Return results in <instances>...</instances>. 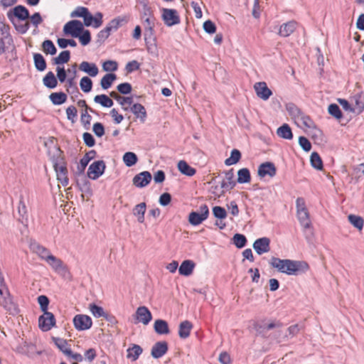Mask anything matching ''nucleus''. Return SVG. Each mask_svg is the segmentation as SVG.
<instances>
[{"label": "nucleus", "instance_id": "obj_1", "mask_svg": "<svg viewBox=\"0 0 364 364\" xmlns=\"http://www.w3.org/2000/svg\"><path fill=\"white\" fill-rule=\"evenodd\" d=\"M269 264L279 272L288 275H298L309 269L308 263L304 261L282 259L274 257H272Z\"/></svg>", "mask_w": 364, "mask_h": 364}, {"label": "nucleus", "instance_id": "obj_2", "mask_svg": "<svg viewBox=\"0 0 364 364\" xmlns=\"http://www.w3.org/2000/svg\"><path fill=\"white\" fill-rule=\"evenodd\" d=\"M8 18L13 23L16 30L21 34L26 33L30 28V23L16 24L14 21V17L17 18L20 21H25L29 18L28 10L23 6L18 5L15 6L12 10L7 13Z\"/></svg>", "mask_w": 364, "mask_h": 364}, {"label": "nucleus", "instance_id": "obj_3", "mask_svg": "<svg viewBox=\"0 0 364 364\" xmlns=\"http://www.w3.org/2000/svg\"><path fill=\"white\" fill-rule=\"evenodd\" d=\"M53 168L56 172L57 179L63 186H67L69 183L68 169L64 158L59 156L53 160Z\"/></svg>", "mask_w": 364, "mask_h": 364}, {"label": "nucleus", "instance_id": "obj_4", "mask_svg": "<svg viewBox=\"0 0 364 364\" xmlns=\"http://www.w3.org/2000/svg\"><path fill=\"white\" fill-rule=\"evenodd\" d=\"M298 220L301 225L304 228V232L306 235V238L310 241L313 237V230L311 229V223L309 219V213L308 210L297 211L296 212Z\"/></svg>", "mask_w": 364, "mask_h": 364}, {"label": "nucleus", "instance_id": "obj_5", "mask_svg": "<svg viewBox=\"0 0 364 364\" xmlns=\"http://www.w3.org/2000/svg\"><path fill=\"white\" fill-rule=\"evenodd\" d=\"M46 262L50 266V267L58 274L66 278L68 277L70 273L68 269V267L64 262L59 258L53 255L50 257H48V259Z\"/></svg>", "mask_w": 364, "mask_h": 364}, {"label": "nucleus", "instance_id": "obj_6", "mask_svg": "<svg viewBox=\"0 0 364 364\" xmlns=\"http://www.w3.org/2000/svg\"><path fill=\"white\" fill-rule=\"evenodd\" d=\"M83 23L79 20H72L66 23L63 26V33L65 35H70L73 38H77L80 33L83 31Z\"/></svg>", "mask_w": 364, "mask_h": 364}, {"label": "nucleus", "instance_id": "obj_7", "mask_svg": "<svg viewBox=\"0 0 364 364\" xmlns=\"http://www.w3.org/2000/svg\"><path fill=\"white\" fill-rule=\"evenodd\" d=\"M38 318V326L43 331H48L55 326V318L53 313L43 312Z\"/></svg>", "mask_w": 364, "mask_h": 364}, {"label": "nucleus", "instance_id": "obj_8", "mask_svg": "<svg viewBox=\"0 0 364 364\" xmlns=\"http://www.w3.org/2000/svg\"><path fill=\"white\" fill-rule=\"evenodd\" d=\"M105 168L106 165L104 161H95L88 168L87 176L92 180H96L104 173Z\"/></svg>", "mask_w": 364, "mask_h": 364}, {"label": "nucleus", "instance_id": "obj_9", "mask_svg": "<svg viewBox=\"0 0 364 364\" xmlns=\"http://www.w3.org/2000/svg\"><path fill=\"white\" fill-rule=\"evenodd\" d=\"M162 19L167 26H172L180 23V17L175 9H163Z\"/></svg>", "mask_w": 364, "mask_h": 364}, {"label": "nucleus", "instance_id": "obj_10", "mask_svg": "<svg viewBox=\"0 0 364 364\" xmlns=\"http://www.w3.org/2000/svg\"><path fill=\"white\" fill-rule=\"evenodd\" d=\"M75 328L78 331H85L91 328L92 321L89 316L77 314L73 318Z\"/></svg>", "mask_w": 364, "mask_h": 364}, {"label": "nucleus", "instance_id": "obj_11", "mask_svg": "<svg viewBox=\"0 0 364 364\" xmlns=\"http://www.w3.org/2000/svg\"><path fill=\"white\" fill-rule=\"evenodd\" d=\"M17 210L18 214V220L23 225L27 226L28 222V213L23 195H20L19 196Z\"/></svg>", "mask_w": 364, "mask_h": 364}, {"label": "nucleus", "instance_id": "obj_12", "mask_svg": "<svg viewBox=\"0 0 364 364\" xmlns=\"http://www.w3.org/2000/svg\"><path fill=\"white\" fill-rule=\"evenodd\" d=\"M151 174L149 171H144L136 174L133 178L132 182L136 187L144 188L151 182Z\"/></svg>", "mask_w": 364, "mask_h": 364}, {"label": "nucleus", "instance_id": "obj_13", "mask_svg": "<svg viewBox=\"0 0 364 364\" xmlns=\"http://www.w3.org/2000/svg\"><path fill=\"white\" fill-rule=\"evenodd\" d=\"M277 173V168L272 162H265L260 164L258 167L257 174L259 177L263 178L266 176L274 177Z\"/></svg>", "mask_w": 364, "mask_h": 364}, {"label": "nucleus", "instance_id": "obj_14", "mask_svg": "<svg viewBox=\"0 0 364 364\" xmlns=\"http://www.w3.org/2000/svg\"><path fill=\"white\" fill-rule=\"evenodd\" d=\"M136 319L138 322L147 325L152 319V315L149 309L144 306L137 308L135 313Z\"/></svg>", "mask_w": 364, "mask_h": 364}, {"label": "nucleus", "instance_id": "obj_15", "mask_svg": "<svg viewBox=\"0 0 364 364\" xmlns=\"http://www.w3.org/2000/svg\"><path fill=\"white\" fill-rule=\"evenodd\" d=\"M269 244L270 240L268 237H261L255 241L253 248L258 255H261L269 251Z\"/></svg>", "mask_w": 364, "mask_h": 364}, {"label": "nucleus", "instance_id": "obj_16", "mask_svg": "<svg viewBox=\"0 0 364 364\" xmlns=\"http://www.w3.org/2000/svg\"><path fill=\"white\" fill-rule=\"evenodd\" d=\"M168 350L166 341H158L151 348V355L154 358L158 359L164 355Z\"/></svg>", "mask_w": 364, "mask_h": 364}, {"label": "nucleus", "instance_id": "obj_17", "mask_svg": "<svg viewBox=\"0 0 364 364\" xmlns=\"http://www.w3.org/2000/svg\"><path fill=\"white\" fill-rule=\"evenodd\" d=\"M255 90L257 97L263 100H267L269 97L272 95V92L267 87L265 82H259L255 83Z\"/></svg>", "mask_w": 364, "mask_h": 364}, {"label": "nucleus", "instance_id": "obj_18", "mask_svg": "<svg viewBox=\"0 0 364 364\" xmlns=\"http://www.w3.org/2000/svg\"><path fill=\"white\" fill-rule=\"evenodd\" d=\"M129 21V17L127 16H119L111 20L106 26L110 28V31H116L119 28L127 24Z\"/></svg>", "mask_w": 364, "mask_h": 364}, {"label": "nucleus", "instance_id": "obj_19", "mask_svg": "<svg viewBox=\"0 0 364 364\" xmlns=\"http://www.w3.org/2000/svg\"><path fill=\"white\" fill-rule=\"evenodd\" d=\"M109 95L111 97L117 100L122 106V109L125 111L128 110L129 107L133 103L132 97H122L114 91L111 92Z\"/></svg>", "mask_w": 364, "mask_h": 364}, {"label": "nucleus", "instance_id": "obj_20", "mask_svg": "<svg viewBox=\"0 0 364 364\" xmlns=\"http://www.w3.org/2000/svg\"><path fill=\"white\" fill-rule=\"evenodd\" d=\"M296 23L291 21L281 25L278 34L282 37L289 36L296 29Z\"/></svg>", "mask_w": 364, "mask_h": 364}, {"label": "nucleus", "instance_id": "obj_21", "mask_svg": "<svg viewBox=\"0 0 364 364\" xmlns=\"http://www.w3.org/2000/svg\"><path fill=\"white\" fill-rule=\"evenodd\" d=\"M196 264L192 260H184L178 268V272L181 275L188 277L192 274Z\"/></svg>", "mask_w": 364, "mask_h": 364}, {"label": "nucleus", "instance_id": "obj_22", "mask_svg": "<svg viewBox=\"0 0 364 364\" xmlns=\"http://www.w3.org/2000/svg\"><path fill=\"white\" fill-rule=\"evenodd\" d=\"M130 109L136 117L139 119L141 123L145 122L147 114L145 107L139 103L134 104Z\"/></svg>", "mask_w": 364, "mask_h": 364}, {"label": "nucleus", "instance_id": "obj_23", "mask_svg": "<svg viewBox=\"0 0 364 364\" xmlns=\"http://www.w3.org/2000/svg\"><path fill=\"white\" fill-rule=\"evenodd\" d=\"M31 249L41 259L45 260L46 262L48 259V257L52 256V254L48 249L38 243L32 245Z\"/></svg>", "mask_w": 364, "mask_h": 364}, {"label": "nucleus", "instance_id": "obj_24", "mask_svg": "<svg viewBox=\"0 0 364 364\" xmlns=\"http://www.w3.org/2000/svg\"><path fill=\"white\" fill-rule=\"evenodd\" d=\"M225 178L221 182L222 188H225L226 191L232 190L236 185V181H234L233 169L225 171Z\"/></svg>", "mask_w": 364, "mask_h": 364}, {"label": "nucleus", "instance_id": "obj_25", "mask_svg": "<svg viewBox=\"0 0 364 364\" xmlns=\"http://www.w3.org/2000/svg\"><path fill=\"white\" fill-rule=\"evenodd\" d=\"M0 304L7 311L11 312L15 309L14 304L9 296L8 289H5L4 294H0Z\"/></svg>", "mask_w": 364, "mask_h": 364}, {"label": "nucleus", "instance_id": "obj_26", "mask_svg": "<svg viewBox=\"0 0 364 364\" xmlns=\"http://www.w3.org/2000/svg\"><path fill=\"white\" fill-rule=\"evenodd\" d=\"M80 70L87 73L91 77H95L99 72L98 68L95 63H90L87 61H83L80 63Z\"/></svg>", "mask_w": 364, "mask_h": 364}, {"label": "nucleus", "instance_id": "obj_27", "mask_svg": "<svg viewBox=\"0 0 364 364\" xmlns=\"http://www.w3.org/2000/svg\"><path fill=\"white\" fill-rule=\"evenodd\" d=\"M193 328L192 323L189 321H183L179 324L178 328V336L181 338H187L191 333V331Z\"/></svg>", "mask_w": 364, "mask_h": 364}, {"label": "nucleus", "instance_id": "obj_28", "mask_svg": "<svg viewBox=\"0 0 364 364\" xmlns=\"http://www.w3.org/2000/svg\"><path fill=\"white\" fill-rule=\"evenodd\" d=\"M154 328L155 332L159 335L168 334L170 333L168 323L165 320H156L154 324Z\"/></svg>", "mask_w": 364, "mask_h": 364}, {"label": "nucleus", "instance_id": "obj_29", "mask_svg": "<svg viewBox=\"0 0 364 364\" xmlns=\"http://www.w3.org/2000/svg\"><path fill=\"white\" fill-rule=\"evenodd\" d=\"M43 83L48 89H54L58 85V80L52 71H49L43 78Z\"/></svg>", "mask_w": 364, "mask_h": 364}, {"label": "nucleus", "instance_id": "obj_30", "mask_svg": "<svg viewBox=\"0 0 364 364\" xmlns=\"http://www.w3.org/2000/svg\"><path fill=\"white\" fill-rule=\"evenodd\" d=\"M67 95L63 92H52L49 95V99L54 105H60L67 100Z\"/></svg>", "mask_w": 364, "mask_h": 364}, {"label": "nucleus", "instance_id": "obj_31", "mask_svg": "<svg viewBox=\"0 0 364 364\" xmlns=\"http://www.w3.org/2000/svg\"><path fill=\"white\" fill-rule=\"evenodd\" d=\"M277 134L283 139H291L293 138V134L291 132V129L287 124H284L281 127H279L277 130Z\"/></svg>", "mask_w": 364, "mask_h": 364}, {"label": "nucleus", "instance_id": "obj_32", "mask_svg": "<svg viewBox=\"0 0 364 364\" xmlns=\"http://www.w3.org/2000/svg\"><path fill=\"white\" fill-rule=\"evenodd\" d=\"M178 168L181 173L188 176H193L196 172L194 168L189 166L186 161L183 160L178 163Z\"/></svg>", "mask_w": 364, "mask_h": 364}, {"label": "nucleus", "instance_id": "obj_33", "mask_svg": "<svg viewBox=\"0 0 364 364\" xmlns=\"http://www.w3.org/2000/svg\"><path fill=\"white\" fill-rule=\"evenodd\" d=\"M146 203H141L136 205L133 209V214L136 217H137V220L139 223H142L144 221V214L146 212Z\"/></svg>", "mask_w": 364, "mask_h": 364}, {"label": "nucleus", "instance_id": "obj_34", "mask_svg": "<svg viewBox=\"0 0 364 364\" xmlns=\"http://www.w3.org/2000/svg\"><path fill=\"white\" fill-rule=\"evenodd\" d=\"M55 344L59 350L65 355L71 354V349L66 340L56 338H54Z\"/></svg>", "mask_w": 364, "mask_h": 364}, {"label": "nucleus", "instance_id": "obj_35", "mask_svg": "<svg viewBox=\"0 0 364 364\" xmlns=\"http://www.w3.org/2000/svg\"><path fill=\"white\" fill-rule=\"evenodd\" d=\"M251 181L250 172L248 168H242L237 171V182L239 183H247Z\"/></svg>", "mask_w": 364, "mask_h": 364}, {"label": "nucleus", "instance_id": "obj_36", "mask_svg": "<svg viewBox=\"0 0 364 364\" xmlns=\"http://www.w3.org/2000/svg\"><path fill=\"white\" fill-rule=\"evenodd\" d=\"M33 62L37 70L42 72L46 70V61L41 53L33 54Z\"/></svg>", "mask_w": 364, "mask_h": 364}, {"label": "nucleus", "instance_id": "obj_37", "mask_svg": "<svg viewBox=\"0 0 364 364\" xmlns=\"http://www.w3.org/2000/svg\"><path fill=\"white\" fill-rule=\"evenodd\" d=\"M97 152L95 150H90L87 152L85 156L80 159V172H83L89 164V162L96 156Z\"/></svg>", "mask_w": 364, "mask_h": 364}, {"label": "nucleus", "instance_id": "obj_38", "mask_svg": "<svg viewBox=\"0 0 364 364\" xmlns=\"http://www.w3.org/2000/svg\"><path fill=\"white\" fill-rule=\"evenodd\" d=\"M94 101L96 103L101 105L104 107H111L114 102L107 95L105 94L96 95L94 97Z\"/></svg>", "mask_w": 364, "mask_h": 364}, {"label": "nucleus", "instance_id": "obj_39", "mask_svg": "<svg viewBox=\"0 0 364 364\" xmlns=\"http://www.w3.org/2000/svg\"><path fill=\"white\" fill-rule=\"evenodd\" d=\"M117 79V75L114 73L106 74L100 80V85L102 89L109 88L113 82Z\"/></svg>", "mask_w": 364, "mask_h": 364}, {"label": "nucleus", "instance_id": "obj_40", "mask_svg": "<svg viewBox=\"0 0 364 364\" xmlns=\"http://www.w3.org/2000/svg\"><path fill=\"white\" fill-rule=\"evenodd\" d=\"M70 58V50H63L60 54L53 59V63L54 65H61L68 63Z\"/></svg>", "mask_w": 364, "mask_h": 364}, {"label": "nucleus", "instance_id": "obj_41", "mask_svg": "<svg viewBox=\"0 0 364 364\" xmlns=\"http://www.w3.org/2000/svg\"><path fill=\"white\" fill-rule=\"evenodd\" d=\"M286 109L289 114L294 119H299L303 114V112L294 103L287 104Z\"/></svg>", "mask_w": 364, "mask_h": 364}, {"label": "nucleus", "instance_id": "obj_42", "mask_svg": "<svg viewBox=\"0 0 364 364\" xmlns=\"http://www.w3.org/2000/svg\"><path fill=\"white\" fill-rule=\"evenodd\" d=\"M142 351L143 350L141 346L134 344L132 348H128L127 357L128 358H131L133 361H135L138 359Z\"/></svg>", "mask_w": 364, "mask_h": 364}, {"label": "nucleus", "instance_id": "obj_43", "mask_svg": "<svg viewBox=\"0 0 364 364\" xmlns=\"http://www.w3.org/2000/svg\"><path fill=\"white\" fill-rule=\"evenodd\" d=\"M66 91L70 95H77L80 94L77 83L74 77H68L65 83Z\"/></svg>", "mask_w": 364, "mask_h": 364}, {"label": "nucleus", "instance_id": "obj_44", "mask_svg": "<svg viewBox=\"0 0 364 364\" xmlns=\"http://www.w3.org/2000/svg\"><path fill=\"white\" fill-rule=\"evenodd\" d=\"M43 51L46 55H53L56 53L57 49L51 40H45L41 45Z\"/></svg>", "mask_w": 364, "mask_h": 364}, {"label": "nucleus", "instance_id": "obj_45", "mask_svg": "<svg viewBox=\"0 0 364 364\" xmlns=\"http://www.w3.org/2000/svg\"><path fill=\"white\" fill-rule=\"evenodd\" d=\"M349 223L355 228L361 230L364 225V219L358 215L350 214L348 216Z\"/></svg>", "mask_w": 364, "mask_h": 364}, {"label": "nucleus", "instance_id": "obj_46", "mask_svg": "<svg viewBox=\"0 0 364 364\" xmlns=\"http://www.w3.org/2000/svg\"><path fill=\"white\" fill-rule=\"evenodd\" d=\"M311 165L316 170L323 169V161L317 152H312L310 156Z\"/></svg>", "mask_w": 364, "mask_h": 364}, {"label": "nucleus", "instance_id": "obj_47", "mask_svg": "<svg viewBox=\"0 0 364 364\" xmlns=\"http://www.w3.org/2000/svg\"><path fill=\"white\" fill-rule=\"evenodd\" d=\"M137 161V156L133 152H126L123 156V161L127 167H131L135 165Z\"/></svg>", "mask_w": 364, "mask_h": 364}, {"label": "nucleus", "instance_id": "obj_48", "mask_svg": "<svg viewBox=\"0 0 364 364\" xmlns=\"http://www.w3.org/2000/svg\"><path fill=\"white\" fill-rule=\"evenodd\" d=\"M241 158V153L237 149H233L231 151L230 156L225 159V164L226 166H231L237 164Z\"/></svg>", "mask_w": 364, "mask_h": 364}, {"label": "nucleus", "instance_id": "obj_49", "mask_svg": "<svg viewBox=\"0 0 364 364\" xmlns=\"http://www.w3.org/2000/svg\"><path fill=\"white\" fill-rule=\"evenodd\" d=\"M299 119L302 122L303 124L306 127L309 129H316L317 132L320 133L321 132V130L317 128L316 124L309 116L303 113L302 115L300 117Z\"/></svg>", "mask_w": 364, "mask_h": 364}, {"label": "nucleus", "instance_id": "obj_50", "mask_svg": "<svg viewBox=\"0 0 364 364\" xmlns=\"http://www.w3.org/2000/svg\"><path fill=\"white\" fill-rule=\"evenodd\" d=\"M328 112L335 119L340 120L343 117L342 112L336 104H331L328 107Z\"/></svg>", "mask_w": 364, "mask_h": 364}, {"label": "nucleus", "instance_id": "obj_51", "mask_svg": "<svg viewBox=\"0 0 364 364\" xmlns=\"http://www.w3.org/2000/svg\"><path fill=\"white\" fill-rule=\"evenodd\" d=\"M204 218H203L199 213L193 211L190 213L188 216V222L192 225H198L202 223L204 220H205Z\"/></svg>", "mask_w": 364, "mask_h": 364}, {"label": "nucleus", "instance_id": "obj_52", "mask_svg": "<svg viewBox=\"0 0 364 364\" xmlns=\"http://www.w3.org/2000/svg\"><path fill=\"white\" fill-rule=\"evenodd\" d=\"M89 309L92 314L96 318L104 317L106 314V312L104 311L102 307L99 306L94 303L89 305Z\"/></svg>", "mask_w": 364, "mask_h": 364}, {"label": "nucleus", "instance_id": "obj_53", "mask_svg": "<svg viewBox=\"0 0 364 364\" xmlns=\"http://www.w3.org/2000/svg\"><path fill=\"white\" fill-rule=\"evenodd\" d=\"M77 38L79 39L81 45L84 46L88 45L91 41L90 32L89 30L85 29V28H83V31L80 33Z\"/></svg>", "mask_w": 364, "mask_h": 364}, {"label": "nucleus", "instance_id": "obj_54", "mask_svg": "<svg viewBox=\"0 0 364 364\" xmlns=\"http://www.w3.org/2000/svg\"><path fill=\"white\" fill-rule=\"evenodd\" d=\"M80 87L84 92H89L92 87V81L90 77L85 76L80 80Z\"/></svg>", "mask_w": 364, "mask_h": 364}, {"label": "nucleus", "instance_id": "obj_55", "mask_svg": "<svg viewBox=\"0 0 364 364\" xmlns=\"http://www.w3.org/2000/svg\"><path fill=\"white\" fill-rule=\"evenodd\" d=\"M233 244L237 247V248H242L245 246L247 243V238L244 235L236 233L233 237Z\"/></svg>", "mask_w": 364, "mask_h": 364}, {"label": "nucleus", "instance_id": "obj_56", "mask_svg": "<svg viewBox=\"0 0 364 364\" xmlns=\"http://www.w3.org/2000/svg\"><path fill=\"white\" fill-rule=\"evenodd\" d=\"M111 33L110 28L107 26L101 30L97 35V43L102 44L104 41L108 38Z\"/></svg>", "mask_w": 364, "mask_h": 364}, {"label": "nucleus", "instance_id": "obj_57", "mask_svg": "<svg viewBox=\"0 0 364 364\" xmlns=\"http://www.w3.org/2000/svg\"><path fill=\"white\" fill-rule=\"evenodd\" d=\"M213 214L215 218L223 220L227 217L226 210L221 206H214L213 208Z\"/></svg>", "mask_w": 364, "mask_h": 364}, {"label": "nucleus", "instance_id": "obj_58", "mask_svg": "<svg viewBox=\"0 0 364 364\" xmlns=\"http://www.w3.org/2000/svg\"><path fill=\"white\" fill-rule=\"evenodd\" d=\"M89 10L87 8L84 6H77L76 9L73 11L70 14V17H80L83 18L87 13Z\"/></svg>", "mask_w": 364, "mask_h": 364}, {"label": "nucleus", "instance_id": "obj_59", "mask_svg": "<svg viewBox=\"0 0 364 364\" xmlns=\"http://www.w3.org/2000/svg\"><path fill=\"white\" fill-rule=\"evenodd\" d=\"M38 302L40 306V309L43 312H46L48 311V305H49V299L48 296L45 295H41L38 297Z\"/></svg>", "mask_w": 364, "mask_h": 364}, {"label": "nucleus", "instance_id": "obj_60", "mask_svg": "<svg viewBox=\"0 0 364 364\" xmlns=\"http://www.w3.org/2000/svg\"><path fill=\"white\" fill-rule=\"evenodd\" d=\"M66 114L68 120L73 123L75 122L77 115V110L75 106H70L66 109Z\"/></svg>", "mask_w": 364, "mask_h": 364}, {"label": "nucleus", "instance_id": "obj_61", "mask_svg": "<svg viewBox=\"0 0 364 364\" xmlns=\"http://www.w3.org/2000/svg\"><path fill=\"white\" fill-rule=\"evenodd\" d=\"M118 68V65L116 61L114 60H107L102 65V69L107 71H115Z\"/></svg>", "mask_w": 364, "mask_h": 364}, {"label": "nucleus", "instance_id": "obj_62", "mask_svg": "<svg viewBox=\"0 0 364 364\" xmlns=\"http://www.w3.org/2000/svg\"><path fill=\"white\" fill-rule=\"evenodd\" d=\"M117 89L122 95H127L132 92V85L129 82H123L117 85Z\"/></svg>", "mask_w": 364, "mask_h": 364}, {"label": "nucleus", "instance_id": "obj_63", "mask_svg": "<svg viewBox=\"0 0 364 364\" xmlns=\"http://www.w3.org/2000/svg\"><path fill=\"white\" fill-rule=\"evenodd\" d=\"M31 23L35 27L38 28V26L43 22V18L39 12L34 13L32 16H29Z\"/></svg>", "mask_w": 364, "mask_h": 364}, {"label": "nucleus", "instance_id": "obj_64", "mask_svg": "<svg viewBox=\"0 0 364 364\" xmlns=\"http://www.w3.org/2000/svg\"><path fill=\"white\" fill-rule=\"evenodd\" d=\"M218 360L221 364H232V360L228 353L223 351L219 355Z\"/></svg>", "mask_w": 364, "mask_h": 364}]
</instances>
